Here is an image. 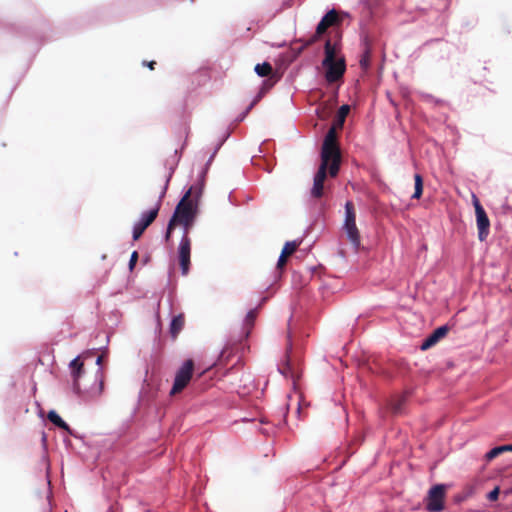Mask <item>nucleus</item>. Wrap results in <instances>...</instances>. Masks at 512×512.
<instances>
[{"label": "nucleus", "instance_id": "10", "mask_svg": "<svg viewBox=\"0 0 512 512\" xmlns=\"http://www.w3.org/2000/svg\"><path fill=\"white\" fill-rule=\"evenodd\" d=\"M322 65L326 69L325 78L329 83H334L340 80L346 71V63L343 56L338 57L337 60L331 61L330 64Z\"/></svg>", "mask_w": 512, "mask_h": 512}, {"label": "nucleus", "instance_id": "21", "mask_svg": "<svg viewBox=\"0 0 512 512\" xmlns=\"http://www.w3.org/2000/svg\"><path fill=\"white\" fill-rule=\"evenodd\" d=\"M415 180V191L412 195L413 199H420L423 193V178L420 174L414 175Z\"/></svg>", "mask_w": 512, "mask_h": 512}, {"label": "nucleus", "instance_id": "5", "mask_svg": "<svg viewBox=\"0 0 512 512\" xmlns=\"http://www.w3.org/2000/svg\"><path fill=\"white\" fill-rule=\"evenodd\" d=\"M194 370V362L192 359L186 360L180 369L177 371L173 387L170 391V395L174 396L181 391L189 384Z\"/></svg>", "mask_w": 512, "mask_h": 512}, {"label": "nucleus", "instance_id": "26", "mask_svg": "<svg viewBox=\"0 0 512 512\" xmlns=\"http://www.w3.org/2000/svg\"><path fill=\"white\" fill-rule=\"evenodd\" d=\"M361 3H362V4H363V6H364L365 8H367L369 11L372 9L373 4H372L371 0H362V1H361Z\"/></svg>", "mask_w": 512, "mask_h": 512}, {"label": "nucleus", "instance_id": "23", "mask_svg": "<svg viewBox=\"0 0 512 512\" xmlns=\"http://www.w3.org/2000/svg\"><path fill=\"white\" fill-rule=\"evenodd\" d=\"M500 488L496 486L491 492L488 493L487 499L489 501H496L499 497Z\"/></svg>", "mask_w": 512, "mask_h": 512}, {"label": "nucleus", "instance_id": "19", "mask_svg": "<svg viewBox=\"0 0 512 512\" xmlns=\"http://www.w3.org/2000/svg\"><path fill=\"white\" fill-rule=\"evenodd\" d=\"M257 314H258L257 308L252 309V310H250L247 313L246 318H245V322H244V328L246 330V336H248L249 333L251 332V330H252V328L254 326Z\"/></svg>", "mask_w": 512, "mask_h": 512}, {"label": "nucleus", "instance_id": "6", "mask_svg": "<svg viewBox=\"0 0 512 512\" xmlns=\"http://www.w3.org/2000/svg\"><path fill=\"white\" fill-rule=\"evenodd\" d=\"M339 21L338 14L335 10H330L327 12L324 17L321 19V21L318 23L316 28V33L310 37L308 40L303 42V45L300 47L299 52H301L306 47L312 45L315 43L319 36H321L323 33L326 32V30L336 24Z\"/></svg>", "mask_w": 512, "mask_h": 512}, {"label": "nucleus", "instance_id": "20", "mask_svg": "<svg viewBox=\"0 0 512 512\" xmlns=\"http://www.w3.org/2000/svg\"><path fill=\"white\" fill-rule=\"evenodd\" d=\"M254 71L260 77H267L273 73L272 65L269 62L256 64Z\"/></svg>", "mask_w": 512, "mask_h": 512}, {"label": "nucleus", "instance_id": "17", "mask_svg": "<svg viewBox=\"0 0 512 512\" xmlns=\"http://www.w3.org/2000/svg\"><path fill=\"white\" fill-rule=\"evenodd\" d=\"M47 418L55 426L71 433L69 425L57 414L56 411H54V410L49 411Z\"/></svg>", "mask_w": 512, "mask_h": 512}, {"label": "nucleus", "instance_id": "27", "mask_svg": "<svg viewBox=\"0 0 512 512\" xmlns=\"http://www.w3.org/2000/svg\"><path fill=\"white\" fill-rule=\"evenodd\" d=\"M143 65L147 66L150 70H154L156 62L155 61H150V62L144 61Z\"/></svg>", "mask_w": 512, "mask_h": 512}, {"label": "nucleus", "instance_id": "29", "mask_svg": "<svg viewBox=\"0 0 512 512\" xmlns=\"http://www.w3.org/2000/svg\"><path fill=\"white\" fill-rule=\"evenodd\" d=\"M504 452H512V444L503 445Z\"/></svg>", "mask_w": 512, "mask_h": 512}, {"label": "nucleus", "instance_id": "28", "mask_svg": "<svg viewBox=\"0 0 512 512\" xmlns=\"http://www.w3.org/2000/svg\"><path fill=\"white\" fill-rule=\"evenodd\" d=\"M392 409H393V412H394V413H398V412L400 411V409H401V403L395 404V405L392 407Z\"/></svg>", "mask_w": 512, "mask_h": 512}, {"label": "nucleus", "instance_id": "14", "mask_svg": "<svg viewBox=\"0 0 512 512\" xmlns=\"http://www.w3.org/2000/svg\"><path fill=\"white\" fill-rule=\"evenodd\" d=\"M340 51V46L337 43H332L330 39L326 40L324 45V53L325 57L322 61V64H330L331 61L338 59V53Z\"/></svg>", "mask_w": 512, "mask_h": 512}, {"label": "nucleus", "instance_id": "32", "mask_svg": "<svg viewBox=\"0 0 512 512\" xmlns=\"http://www.w3.org/2000/svg\"><path fill=\"white\" fill-rule=\"evenodd\" d=\"M505 494H512V487L505 491Z\"/></svg>", "mask_w": 512, "mask_h": 512}, {"label": "nucleus", "instance_id": "13", "mask_svg": "<svg viewBox=\"0 0 512 512\" xmlns=\"http://www.w3.org/2000/svg\"><path fill=\"white\" fill-rule=\"evenodd\" d=\"M449 329L447 326H440L435 329L422 343L421 349L426 350L434 346L440 339L446 336Z\"/></svg>", "mask_w": 512, "mask_h": 512}, {"label": "nucleus", "instance_id": "8", "mask_svg": "<svg viewBox=\"0 0 512 512\" xmlns=\"http://www.w3.org/2000/svg\"><path fill=\"white\" fill-rule=\"evenodd\" d=\"M473 205L476 214V223L478 228V238L480 241H485L489 235L490 221L476 195H473Z\"/></svg>", "mask_w": 512, "mask_h": 512}, {"label": "nucleus", "instance_id": "25", "mask_svg": "<svg viewBox=\"0 0 512 512\" xmlns=\"http://www.w3.org/2000/svg\"><path fill=\"white\" fill-rule=\"evenodd\" d=\"M137 261H138V252L134 251L131 254L130 261H129V269L130 270H133V268L135 267Z\"/></svg>", "mask_w": 512, "mask_h": 512}, {"label": "nucleus", "instance_id": "30", "mask_svg": "<svg viewBox=\"0 0 512 512\" xmlns=\"http://www.w3.org/2000/svg\"><path fill=\"white\" fill-rule=\"evenodd\" d=\"M102 360H103V355H99V356L97 357L96 363H97L98 365H100V364L102 363Z\"/></svg>", "mask_w": 512, "mask_h": 512}, {"label": "nucleus", "instance_id": "18", "mask_svg": "<svg viewBox=\"0 0 512 512\" xmlns=\"http://www.w3.org/2000/svg\"><path fill=\"white\" fill-rule=\"evenodd\" d=\"M364 45H365V48H364V52L360 59V66L363 69H367L370 66V60H371V46H370L367 38H365Z\"/></svg>", "mask_w": 512, "mask_h": 512}, {"label": "nucleus", "instance_id": "11", "mask_svg": "<svg viewBox=\"0 0 512 512\" xmlns=\"http://www.w3.org/2000/svg\"><path fill=\"white\" fill-rule=\"evenodd\" d=\"M69 366L71 370L73 390L79 394L81 392L79 380L84 374V364L78 356L70 362Z\"/></svg>", "mask_w": 512, "mask_h": 512}, {"label": "nucleus", "instance_id": "1", "mask_svg": "<svg viewBox=\"0 0 512 512\" xmlns=\"http://www.w3.org/2000/svg\"><path fill=\"white\" fill-rule=\"evenodd\" d=\"M341 163V153L337 142V134L334 128L325 135L321 149V164L315 174L311 196L321 198L324 195V182L329 175L334 178L337 176Z\"/></svg>", "mask_w": 512, "mask_h": 512}, {"label": "nucleus", "instance_id": "22", "mask_svg": "<svg viewBox=\"0 0 512 512\" xmlns=\"http://www.w3.org/2000/svg\"><path fill=\"white\" fill-rule=\"evenodd\" d=\"M503 453H504L503 445L497 446L485 454V460L487 462H490Z\"/></svg>", "mask_w": 512, "mask_h": 512}, {"label": "nucleus", "instance_id": "15", "mask_svg": "<svg viewBox=\"0 0 512 512\" xmlns=\"http://www.w3.org/2000/svg\"><path fill=\"white\" fill-rule=\"evenodd\" d=\"M185 325V317L183 314H179L177 316H174L171 323L169 332L173 339H176L179 335V333L182 331L183 327Z\"/></svg>", "mask_w": 512, "mask_h": 512}, {"label": "nucleus", "instance_id": "4", "mask_svg": "<svg viewBox=\"0 0 512 512\" xmlns=\"http://www.w3.org/2000/svg\"><path fill=\"white\" fill-rule=\"evenodd\" d=\"M165 191H166V188L163 190V192H162L159 200L157 201L155 207L152 208L151 210L143 213L141 218L139 219V221L135 223V225L133 227V240H135V241L138 240L142 236L144 231L157 218L159 210H160V207H161L162 198L165 195Z\"/></svg>", "mask_w": 512, "mask_h": 512}, {"label": "nucleus", "instance_id": "9", "mask_svg": "<svg viewBox=\"0 0 512 512\" xmlns=\"http://www.w3.org/2000/svg\"><path fill=\"white\" fill-rule=\"evenodd\" d=\"M178 259L182 275L189 273L191 264V239L189 235H183L178 247Z\"/></svg>", "mask_w": 512, "mask_h": 512}, {"label": "nucleus", "instance_id": "7", "mask_svg": "<svg viewBox=\"0 0 512 512\" xmlns=\"http://www.w3.org/2000/svg\"><path fill=\"white\" fill-rule=\"evenodd\" d=\"M446 486L438 484L433 486L426 498V509L429 512H441L444 509Z\"/></svg>", "mask_w": 512, "mask_h": 512}, {"label": "nucleus", "instance_id": "31", "mask_svg": "<svg viewBox=\"0 0 512 512\" xmlns=\"http://www.w3.org/2000/svg\"><path fill=\"white\" fill-rule=\"evenodd\" d=\"M270 86H273V83H270V85H268V82H267V81H265V82H264L263 87H265V91H266Z\"/></svg>", "mask_w": 512, "mask_h": 512}, {"label": "nucleus", "instance_id": "12", "mask_svg": "<svg viewBox=\"0 0 512 512\" xmlns=\"http://www.w3.org/2000/svg\"><path fill=\"white\" fill-rule=\"evenodd\" d=\"M300 244L301 241H288L284 244L277 262V269L281 270L285 267L288 258L297 250Z\"/></svg>", "mask_w": 512, "mask_h": 512}, {"label": "nucleus", "instance_id": "2", "mask_svg": "<svg viewBox=\"0 0 512 512\" xmlns=\"http://www.w3.org/2000/svg\"><path fill=\"white\" fill-rule=\"evenodd\" d=\"M202 194V185L191 186L186 193L183 195L179 203L177 204L175 211L169 220L167 231L165 234V240L169 241L172 235V231L177 225L184 227L183 235L189 234V229L194 223L198 201Z\"/></svg>", "mask_w": 512, "mask_h": 512}, {"label": "nucleus", "instance_id": "24", "mask_svg": "<svg viewBox=\"0 0 512 512\" xmlns=\"http://www.w3.org/2000/svg\"><path fill=\"white\" fill-rule=\"evenodd\" d=\"M264 94H265V87H262L259 94L256 96V98L251 102V104L247 108L246 113H248L253 108V106L262 98V96Z\"/></svg>", "mask_w": 512, "mask_h": 512}, {"label": "nucleus", "instance_id": "16", "mask_svg": "<svg viewBox=\"0 0 512 512\" xmlns=\"http://www.w3.org/2000/svg\"><path fill=\"white\" fill-rule=\"evenodd\" d=\"M350 111L349 105H342L336 115V119L334 120L333 126L328 130V132L334 128V131L336 132V129H342L345 119Z\"/></svg>", "mask_w": 512, "mask_h": 512}, {"label": "nucleus", "instance_id": "3", "mask_svg": "<svg viewBox=\"0 0 512 512\" xmlns=\"http://www.w3.org/2000/svg\"><path fill=\"white\" fill-rule=\"evenodd\" d=\"M343 229L347 235L348 240L357 251L360 248V232L356 226V213L354 204L351 201H347L345 204V221Z\"/></svg>", "mask_w": 512, "mask_h": 512}]
</instances>
